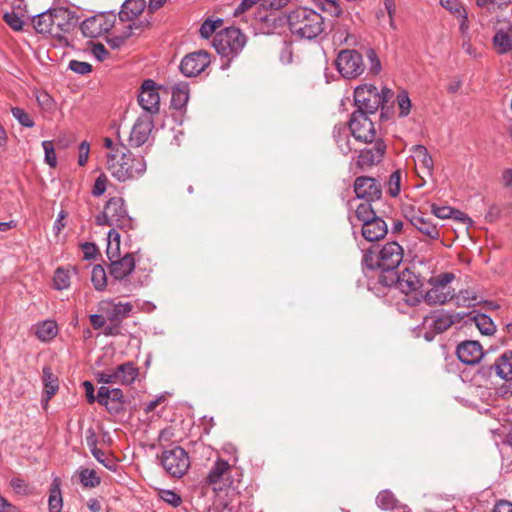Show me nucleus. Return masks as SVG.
<instances>
[{
    "label": "nucleus",
    "mask_w": 512,
    "mask_h": 512,
    "mask_svg": "<svg viewBox=\"0 0 512 512\" xmlns=\"http://www.w3.org/2000/svg\"><path fill=\"white\" fill-rule=\"evenodd\" d=\"M455 279V275L450 272L441 273L433 276L429 280L431 288L423 295L422 299L428 304H444L454 298V291L450 283Z\"/></svg>",
    "instance_id": "8"
},
{
    "label": "nucleus",
    "mask_w": 512,
    "mask_h": 512,
    "mask_svg": "<svg viewBox=\"0 0 512 512\" xmlns=\"http://www.w3.org/2000/svg\"><path fill=\"white\" fill-rule=\"evenodd\" d=\"M96 223L121 229L132 228V218L129 217L124 200L120 197H113L106 203L104 211L96 217Z\"/></svg>",
    "instance_id": "6"
},
{
    "label": "nucleus",
    "mask_w": 512,
    "mask_h": 512,
    "mask_svg": "<svg viewBox=\"0 0 512 512\" xmlns=\"http://www.w3.org/2000/svg\"><path fill=\"white\" fill-rule=\"evenodd\" d=\"M11 113L21 126L26 128L34 127V120L24 109L20 107H12Z\"/></svg>",
    "instance_id": "47"
},
{
    "label": "nucleus",
    "mask_w": 512,
    "mask_h": 512,
    "mask_svg": "<svg viewBox=\"0 0 512 512\" xmlns=\"http://www.w3.org/2000/svg\"><path fill=\"white\" fill-rule=\"evenodd\" d=\"M43 384L47 399H50L58 390V378L52 373L50 367L43 368Z\"/></svg>",
    "instance_id": "39"
},
{
    "label": "nucleus",
    "mask_w": 512,
    "mask_h": 512,
    "mask_svg": "<svg viewBox=\"0 0 512 512\" xmlns=\"http://www.w3.org/2000/svg\"><path fill=\"white\" fill-rule=\"evenodd\" d=\"M490 370L505 381V384L498 388L497 393L503 397L512 394V351L504 352Z\"/></svg>",
    "instance_id": "15"
},
{
    "label": "nucleus",
    "mask_w": 512,
    "mask_h": 512,
    "mask_svg": "<svg viewBox=\"0 0 512 512\" xmlns=\"http://www.w3.org/2000/svg\"><path fill=\"white\" fill-rule=\"evenodd\" d=\"M158 495L162 501L174 508L179 507L183 502L181 496L174 490L160 489Z\"/></svg>",
    "instance_id": "45"
},
{
    "label": "nucleus",
    "mask_w": 512,
    "mask_h": 512,
    "mask_svg": "<svg viewBox=\"0 0 512 512\" xmlns=\"http://www.w3.org/2000/svg\"><path fill=\"white\" fill-rule=\"evenodd\" d=\"M210 64V55L205 50H198L187 54L180 63V71L186 77H196Z\"/></svg>",
    "instance_id": "16"
},
{
    "label": "nucleus",
    "mask_w": 512,
    "mask_h": 512,
    "mask_svg": "<svg viewBox=\"0 0 512 512\" xmlns=\"http://www.w3.org/2000/svg\"><path fill=\"white\" fill-rule=\"evenodd\" d=\"M246 44V37L238 28L230 27L216 33L212 45L219 55L227 59L237 56Z\"/></svg>",
    "instance_id": "4"
},
{
    "label": "nucleus",
    "mask_w": 512,
    "mask_h": 512,
    "mask_svg": "<svg viewBox=\"0 0 512 512\" xmlns=\"http://www.w3.org/2000/svg\"><path fill=\"white\" fill-rule=\"evenodd\" d=\"M69 69L77 74L85 75L91 72L92 66L88 62L71 60L69 62Z\"/></svg>",
    "instance_id": "56"
},
{
    "label": "nucleus",
    "mask_w": 512,
    "mask_h": 512,
    "mask_svg": "<svg viewBox=\"0 0 512 512\" xmlns=\"http://www.w3.org/2000/svg\"><path fill=\"white\" fill-rule=\"evenodd\" d=\"M76 274V268L70 267L67 269H56L53 277L54 288L57 290H64L69 288L71 283V276Z\"/></svg>",
    "instance_id": "34"
},
{
    "label": "nucleus",
    "mask_w": 512,
    "mask_h": 512,
    "mask_svg": "<svg viewBox=\"0 0 512 512\" xmlns=\"http://www.w3.org/2000/svg\"><path fill=\"white\" fill-rule=\"evenodd\" d=\"M42 147L45 153L44 160L45 162L52 168L57 165V157L54 149V145L52 141L45 140L42 142Z\"/></svg>",
    "instance_id": "51"
},
{
    "label": "nucleus",
    "mask_w": 512,
    "mask_h": 512,
    "mask_svg": "<svg viewBox=\"0 0 512 512\" xmlns=\"http://www.w3.org/2000/svg\"><path fill=\"white\" fill-rule=\"evenodd\" d=\"M160 461L166 473L174 478H182L190 468V457L180 446L164 450Z\"/></svg>",
    "instance_id": "9"
},
{
    "label": "nucleus",
    "mask_w": 512,
    "mask_h": 512,
    "mask_svg": "<svg viewBox=\"0 0 512 512\" xmlns=\"http://www.w3.org/2000/svg\"><path fill=\"white\" fill-rule=\"evenodd\" d=\"M91 281L96 290L102 291L107 285L105 269L101 265H95L91 272Z\"/></svg>",
    "instance_id": "42"
},
{
    "label": "nucleus",
    "mask_w": 512,
    "mask_h": 512,
    "mask_svg": "<svg viewBox=\"0 0 512 512\" xmlns=\"http://www.w3.org/2000/svg\"><path fill=\"white\" fill-rule=\"evenodd\" d=\"M470 320L483 335H492L496 330L492 319L486 314L478 313L470 318Z\"/></svg>",
    "instance_id": "38"
},
{
    "label": "nucleus",
    "mask_w": 512,
    "mask_h": 512,
    "mask_svg": "<svg viewBox=\"0 0 512 512\" xmlns=\"http://www.w3.org/2000/svg\"><path fill=\"white\" fill-rule=\"evenodd\" d=\"M388 232L386 222L380 217L364 221L362 224V236L370 242L378 241L385 237Z\"/></svg>",
    "instance_id": "26"
},
{
    "label": "nucleus",
    "mask_w": 512,
    "mask_h": 512,
    "mask_svg": "<svg viewBox=\"0 0 512 512\" xmlns=\"http://www.w3.org/2000/svg\"><path fill=\"white\" fill-rule=\"evenodd\" d=\"M135 269V259L131 253H126L121 259L112 261L109 266L110 275L117 281H124Z\"/></svg>",
    "instance_id": "25"
},
{
    "label": "nucleus",
    "mask_w": 512,
    "mask_h": 512,
    "mask_svg": "<svg viewBox=\"0 0 512 512\" xmlns=\"http://www.w3.org/2000/svg\"><path fill=\"white\" fill-rule=\"evenodd\" d=\"M384 102V97L371 84L357 86L354 90V104L357 108L354 112L373 114Z\"/></svg>",
    "instance_id": "11"
},
{
    "label": "nucleus",
    "mask_w": 512,
    "mask_h": 512,
    "mask_svg": "<svg viewBox=\"0 0 512 512\" xmlns=\"http://www.w3.org/2000/svg\"><path fill=\"white\" fill-rule=\"evenodd\" d=\"M107 182H108V179H107L106 175H104V174L99 175L97 177V179L95 180V183H94V186L92 189L93 196L99 197V196L103 195L107 188Z\"/></svg>",
    "instance_id": "58"
},
{
    "label": "nucleus",
    "mask_w": 512,
    "mask_h": 512,
    "mask_svg": "<svg viewBox=\"0 0 512 512\" xmlns=\"http://www.w3.org/2000/svg\"><path fill=\"white\" fill-rule=\"evenodd\" d=\"M410 224L420 233L429 239L436 240L439 238V229L437 225L432 223L430 219L424 218L422 215H413L409 218Z\"/></svg>",
    "instance_id": "29"
},
{
    "label": "nucleus",
    "mask_w": 512,
    "mask_h": 512,
    "mask_svg": "<svg viewBox=\"0 0 512 512\" xmlns=\"http://www.w3.org/2000/svg\"><path fill=\"white\" fill-rule=\"evenodd\" d=\"M0 512H22L20 508L9 502L0 494Z\"/></svg>",
    "instance_id": "63"
},
{
    "label": "nucleus",
    "mask_w": 512,
    "mask_h": 512,
    "mask_svg": "<svg viewBox=\"0 0 512 512\" xmlns=\"http://www.w3.org/2000/svg\"><path fill=\"white\" fill-rule=\"evenodd\" d=\"M139 375L138 368L132 362H125L117 366L119 384L131 385Z\"/></svg>",
    "instance_id": "32"
},
{
    "label": "nucleus",
    "mask_w": 512,
    "mask_h": 512,
    "mask_svg": "<svg viewBox=\"0 0 512 512\" xmlns=\"http://www.w3.org/2000/svg\"><path fill=\"white\" fill-rule=\"evenodd\" d=\"M412 152L414 162L421 170V173L419 174L420 177L422 179H425V177H432L434 162L427 148L423 145H414L412 147Z\"/></svg>",
    "instance_id": "27"
},
{
    "label": "nucleus",
    "mask_w": 512,
    "mask_h": 512,
    "mask_svg": "<svg viewBox=\"0 0 512 512\" xmlns=\"http://www.w3.org/2000/svg\"><path fill=\"white\" fill-rule=\"evenodd\" d=\"M440 5L458 20L459 31L462 36H467L470 30V23L465 5L459 0H440Z\"/></svg>",
    "instance_id": "24"
},
{
    "label": "nucleus",
    "mask_w": 512,
    "mask_h": 512,
    "mask_svg": "<svg viewBox=\"0 0 512 512\" xmlns=\"http://www.w3.org/2000/svg\"><path fill=\"white\" fill-rule=\"evenodd\" d=\"M138 103L141 108L152 116L157 114L160 109V95L156 88V83L152 79L145 80L138 94Z\"/></svg>",
    "instance_id": "17"
},
{
    "label": "nucleus",
    "mask_w": 512,
    "mask_h": 512,
    "mask_svg": "<svg viewBox=\"0 0 512 512\" xmlns=\"http://www.w3.org/2000/svg\"><path fill=\"white\" fill-rule=\"evenodd\" d=\"M367 59L369 61V72L377 75L381 71V62L373 49H368L366 52Z\"/></svg>",
    "instance_id": "53"
},
{
    "label": "nucleus",
    "mask_w": 512,
    "mask_h": 512,
    "mask_svg": "<svg viewBox=\"0 0 512 512\" xmlns=\"http://www.w3.org/2000/svg\"><path fill=\"white\" fill-rule=\"evenodd\" d=\"M106 168L119 182L132 181L142 177L147 164L143 156L134 155L125 145L107 153Z\"/></svg>",
    "instance_id": "1"
},
{
    "label": "nucleus",
    "mask_w": 512,
    "mask_h": 512,
    "mask_svg": "<svg viewBox=\"0 0 512 512\" xmlns=\"http://www.w3.org/2000/svg\"><path fill=\"white\" fill-rule=\"evenodd\" d=\"M189 100V87L186 83H179L172 87V106L176 109H182Z\"/></svg>",
    "instance_id": "33"
},
{
    "label": "nucleus",
    "mask_w": 512,
    "mask_h": 512,
    "mask_svg": "<svg viewBox=\"0 0 512 512\" xmlns=\"http://www.w3.org/2000/svg\"><path fill=\"white\" fill-rule=\"evenodd\" d=\"M79 480L80 483L84 487L94 488L98 486L101 482L100 478L97 476V473L93 469L84 468L79 472Z\"/></svg>",
    "instance_id": "43"
},
{
    "label": "nucleus",
    "mask_w": 512,
    "mask_h": 512,
    "mask_svg": "<svg viewBox=\"0 0 512 512\" xmlns=\"http://www.w3.org/2000/svg\"><path fill=\"white\" fill-rule=\"evenodd\" d=\"M456 304L459 306H472L477 302V297L474 292L469 290H462L457 295H454Z\"/></svg>",
    "instance_id": "48"
},
{
    "label": "nucleus",
    "mask_w": 512,
    "mask_h": 512,
    "mask_svg": "<svg viewBox=\"0 0 512 512\" xmlns=\"http://www.w3.org/2000/svg\"><path fill=\"white\" fill-rule=\"evenodd\" d=\"M377 506L382 510H392L397 505V500L392 494V492L388 490H383L379 492L376 497Z\"/></svg>",
    "instance_id": "44"
},
{
    "label": "nucleus",
    "mask_w": 512,
    "mask_h": 512,
    "mask_svg": "<svg viewBox=\"0 0 512 512\" xmlns=\"http://www.w3.org/2000/svg\"><path fill=\"white\" fill-rule=\"evenodd\" d=\"M494 30L495 33L492 37V45L496 53L499 55L512 53L511 22L507 20L500 27H495Z\"/></svg>",
    "instance_id": "21"
},
{
    "label": "nucleus",
    "mask_w": 512,
    "mask_h": 512,
    "mask_svg": "<svg viewBox=\"0 0 512 512\" xmlns=\"http://www.w3.org/2000/svg\"><path fill=\"white\" fill-rule=\"evenodd\" d=\"M74 15L68 9H48L32 18L35 30L39 33H51L52 27L57 25L62 31H68L74 23Z\"/></svg>",
    "instance_id": "5"
},
{
    "label": "nucleus",
    "mask_w": 512,
    "mask_h": 512,
    "mask_svg": "<svg viewBox=\"0 0 512 512\" xmlns=\"http://www.w3.org/2000/svg\"><path fill=\"white\" fill-rule=\"evenodd\" d=\"M386 151V144L383 140L377 139L372 148L360 151L356 161L357 166L364 170L380 163Z\"/></svg>",
    "instance_id": "20"
},
{
    "label": "nucleus",
    "mask_w": 512,
    "mask_h": 512,
    "mask_svg": "<svg viewBox=\"0 0 512 512\" xmlns=\"http://www.w3.org/2000/svg\"><path fill=\"white\" fill-rule=\"evenodd\" d=\"M385 284H394L398 290L405 294V302L409 305H416L422 300L423 294L418 291L420 288V279L409 269H405L401 273L393 275L391 282H386Z\"/></svg>",
    "instance_id": "10"
},
{
    "label": "nucleus",
    "mask_w": 512,
    "mask_h": 512,
    "mask_svg": "<svg viewBox=\"0 0 512 512\" xmlns=\"http://www.w3.org/2000/svg\"><path fill=\"white\" fill-rule=\"evenodd\" d=\"M154 121L152 116L141 114L135 121L129 136V144L132 147L144 145L152 132Z\"/></svg>",
    "instance_id": "19"
},
{
    "label": "nucleus",
    "mask_w": 512,
    "mask_h": 512,
    "mask_svg": "<svg viewBox=\"0 0 512 512\" xmlns=\"http://www.w3.org/2000/svg\"><path fill=\"white\" fill-rule=\"evenodd\" d=\"M333 133L339 150L345 155L348 154L352 150V147L346 127L344 125H336Z\"/></svg>",
    "instance_id": "35"
},
{
    "label": "nucleus",
    "mask_w": 512,
    "mask_h": 512,
    "mask_svg": "<svg viewBox=\"0 0 512 512\" xmlns=\"http://www.w3.org/2000/svg\"><path fill=\"white\" fill-rule=\"evenodd\" d=\"M356 197L365 201L377 202L381 199V184L372 177L359 176L354 181Z\"/></svg>",
    "instance_id": "18"
},
{
    "label": "nucleus",
    "mask_w": 512,
    "mask_h": 512,
    "mask_svg": "<svg viewBox=\"0 0 512 512\" xmlns=\"http://www.w3.org/2000/svg\"><path fill=\"white\" fill-rule=\"evenodd\" d=\"M106 254H107V257L110 261V263L112 261H116L117 259H121V254H120V243H108L107 244V250H106Z\"/></svg>",
    "instance_id": "60"
},
{
    "label": "nucleus",
    "mask_w": 512,
    "mask_h": 512,
    "mask_svg": "<svg viewBox=\"0 0 512 512\" xmlns=\"http://www.w3.org/2000/svg\"><path fill=\"white\" fill-rule=\"evenodd\" d=\"M403 255L402 246L392 241L387 242L377 251L371 249L366 251L362 263L371 270L393 271L401 264Z\"/></svg>",
    "instance_id": "3"
},
{
    "label": "nucleus",
    "mask_w": 512,
    "mask_h": 512,
    "mask_svg": "<svg viewBox=\"0 0 512 512\" xmlns=\"http://www.w3.org/2000/svg\"><path fill=\"white\" fill-rule=\"evenodd\" d=\"M316 4L321 10L332 16L339 17L342 14L338 0H316Z\"/></svg>",
    "instance_id": "46"
},
{
    "label": "nucleus",
    "mask_w": 512,
    "mask_h": 512,
    "mask_svg": "<svg viewBox=\"0 0 512 512\" xmlns=\"http://www.w3.org/2000/svg\"><path fill=\"white\" fill-rule=\"evenodd\" d=\"M475 2L479 8L489 14L504 11L512 4V0H475Z\"/></svg>",
    "instance_id": "36"
},
{
    "label": "nucleus",
    "mask_w": 512,
    "mask_h": 512,
    "mask_svg": "<svg viewBox=\"0 0 512 512\" xmlns=\"http://www.w3.org/2000/svg\"><path fill=\"white\" fill-rule=\"evenodd\" d=\"M458 359L467 365H475L484 356L483 348L478 341L467 340L457 346Z\"/></svg>",
    "instance_id": "22"
},
{
    "label": "nucleus",
    "mask_w": 512,
    "mask_h": 512,
    "mask_svg": "<svg viewBox=\"0 0 512 512\" xmlns=\"http://www.w3.org/2000/svg\"><path fill=\"white\" fill-rule=\"evenodd\" d=\"M146 7L145 0H125L119 12L122 21H131L139 16Z\"/></svg>",
    "instance_id": "31"
},
{
    "label": "nucleus",
    "mask_w": 512,
    "mask_h": 512,
    "mask_svg": "<svg viewBox=\"0 0 512 512\" xmlns=\"http://www.w3.org/2000/svg\"><path fill=\"white\" fill-rule=\"evenodd\" d=\"M288 27L292 34L303 39H314L324 30L321 14L307 7H298L287 15Z\"/></svg>",
    "instance_id": "2"
},
{
    "label": "nucleus",
    "mask_w": 512,
    "mask_h": 512,
    "mask_svg": "<svg viewBox=\"0 0 512 512\" xmlns=\"http://www.w3.org/2000/svg\"><path fill=\"white\" fill-rule=\"evenodd\" d=\"M132 305L129 302L115 303L112 300H102L98 303V311L106 316L109 324L105 327L104 334L116 336L120 333V326L132 311Z\"/></svg>",
    "instance_id": "7"
},
{
    "label": "nucleus",
    "mask_w": 512,
    "mask_h": 512,
    "mask_svg": "<svg viewBox=\"0 0 512 512\" xmlns=\"http://www.w3.org/2000/svg\"><path fill=\"white\" fill-rule=\"evenodd\" d=\"M336 68L345 79H355L365 70L362 55L354 49L341 50L336 58Z\"/></svg>",
    "instance_id": "12"
},
{
    "label": "nucleus",
    "mask_w": 512,
    "mask_h": 512,
    "mask_svg": "<svg viewBox=\"0 0 512 512\" xmlns=\"http://www.w3.org/2000/svg\"><path fill=\"white\" fill-rule=\"evenodd\" d=\"M48 507L49 512H61L63 508V499L60 490V486L57 483V480H54L51 488L48 499Z\"/></svg>",
    "instance_id": "37"
},
{
    "label": "nucleus",
    "mask_w": 512,
    "mask_h": 512,
    "mask_svg": "<svg viewBox=\"0 0 512 512\" xmlns=\"http://www.w3.org/2000/svg\"><path fill=\"white\" fill-rule=\"evenodd\" d=\"M89 151H90L89 143L87 141H83L79 146L78 164L80 166H84L87 163L88 157H89Z\"/></svg>",
    "instance_id": "62"
},
{
    "label": "nucleus",
    "mask_w": 512,
    "mask_h": 512,
    "mask_svg": "<svg viewBox=\"0 0 512 512\" xmlns=\"http://www.w3.org/2000/svg\"><path fill=\"white\" fill-rule=\"evenodd\" d=\"M397 104L399 107V116H408L411 110V100L406 91H402L397 95Z\"/></svg>",
    "instance_id": "49"
},
{
    "label": "nucleus",
    "mask_w": 512,
    "mask_h": 512,
    "mask_svg": "<svg viewBox=\"0 0 512 512\" xmlns=\"http://www.w3.org/2000/svg\"><path fill=\"white\" fill-rule=\"evenodd\" d=\"M369 114L362 112H353L349 121V130L355 140L372 143L376 141V131L373 122L368 117Z\"/></svg>",
    "instance_id": "13"
},
{
    "label": "nucleus",
    "mask_w": 512,
    "mask_h": 512,
    "mask_svg": "<svg viewBox=\"0 0 512 512\" xmlns=\"http://www.w3.org/2000/svg\"><path fill=\"white\" fill-rule=\"evenodd\" d=\"M221 24H222V19H217L215 21H212L210 19L205 20L200 27V30H199L200 35L205 39L210 38L213 35V33L215 32V30L219 26H221Z\"/></svg>",
    "instance_id": "50"
},
{
    "label": "nucleus",
    "mask_w": 512,
    "mask_h": 512,
    "mask_svg": "<svg viewBox=\"0 0 512 512\" xmlns=\"http://www.w3.org/2000/svg\"><path fill=\"white\" fill-rule=\"evenodd\" d=\"M89 321L95 330H99L102 328L105 329L107 319H106V316L102 313L101 314H91L89 316Z\"/></svg>",
    "instance_id": "61"
},
{
    "label": "nucleus",
    "mask_w": 512,
    "mask_h": 512,
    "mask_svg": "<svg viewBox=\"0 0 512 512\" xmlns=\"http://www.w3.org/2000/svg\"><path fill=\"white\" fill-rule=\"evenodd\" d=\"M261 0H242L239 5L234 9L233 15L238 17L250 10L253 6L258 4Z\"/></svg>",
    "instance_id": "59"
},
{
    "label": "nucleus",
    "mask_w": 512,
    "mask_h": 512,
    "mask_svg": "<svg viewBox=\"0 0 512 512\" xmlns=\"http://www.w3.org/2000/svg\"><path fill=\"white\" fill-rule=\"evenodd\" d=\"M35 336L42 342H49L58 334V325L53 320H44L33 326Z\"/></svg>",
    "instance_id": "30"
},
{
    "label": "nucleus",
    "mask_w": 512,
    "mask_h": 512,
    "mask_svg": "<svg viewBox=\"0 0 512 512\" xmlns=\"http://www.w3.org/2000/svg\"><path fill=\"white\" fill-rule=\"evenodd\" d=\"M400 182H401V173L400 171H395L390 175L389 178V194L392 197L398 196L400 193Z\"/></svg>",
    "instance_id": "54"
},
{
    "label": "nucleus",
    "mask_w": 512,
    "mask_h": 512,
    "mask_svg": "<svg viewBox=\"0 0 512 512\" xmlns=\"http://www.w3.org/2000/svg\"><path fill=\"white\" fill-rule=\"evenodd\" d=\"M373 203L374 202L365 201L364 203H361L357 206L355 211L356 217L359 221L362 222V224H364V221L366 220H371L378 217L376 215L375 208L373 207Z\"/></svg>",
    "instance_id": "41"
},
{
    "label": "nucleus",
    "mask_w": 512,
    "mask_h": 512,
    "mask_svg": "<svg viewBox=\"0 0 512 512\" xmlns=\"http://www.w3.org/2000/svg\"><path fill=\"white\" fill-rule=\"evenodd\" d=\"M460 318L459 314H451L445 311H434L431 315L425 316L423 326L433 329L436 333L446 331Z\"/></svg>",
    "instance_id": "23"
},
{
    "label": "nucleus",
    "mask_w": 512,
    "mask_h": 512,
    "mask_svg": "<svg viewBox=\"0 0 512 512\" xmlns=\"http://www.w3.org/2000/svg\"><path fill=\"white\" fill-rule=\"evenodd\" d=\"M231 469V465L226 460L217 459L206 476V484L211 486L214 491L229 488L233 483Z\"/></svg>",
    "instance_id": "14"
},
{
    "label": "nucleus",
    "mask_w": 512,
    "mask_h": 512,
    "mask_svg": "<svg viewBox=\"0 0 512 512\" xmlns=\"http://www.w3.org/2000/svg\"><path fill=\"white\" fill-rule=\"evenodd\" d=\"M6 24L15 31H20L23 28L22 19L14 12H7L3 16Z\"/></svg>",
    "instance_id": "55"
},
{
    "label": "nucleus",
    "mask_w": 512,
    "mask_h": 512,
    "mask_svg": "<svg viewBox=\"0 0 512 512\" xmlns=\"http://www.w3.org/2000/svg\"><path fill=\"white\" fill-rule=\"evenodd\" d=\"M492 512H512V503L507 500H500L494 505Z\"/></svg>",
    "instance_id": "64"
},
{
    "label": "nucleus",
    "mask_w": 512,
    "mask_h": 512,
    "mask_svg": "<svg viewBox=\"0 0 512 512\" xmlns=\"http://www.w3.org/2000/svg\"><path fill=\"white\" fill-rule=\"evenodd\" d=\"M104 14L96 15L85 19L81 24V31L84 36L96 38L112 28V23L102 24Z\"/></svg>",
    "instance_id": "28"
},
{
    "label": "nucleus",
    "mask_w": 512,
    "mask_h": 512,
    "mask_svg": "<svg viewBox=\"0 0 512 512\" xmlns=\"http://www.w3.org/2000/svg\"><path fill=\"white\" fill-rule=\"evenodd\" d=\"M10 485L17 494L28 495L31 493L29 485L21 478H13Z\"/></svg>",
    "instance_id": "57"
},
{
    "label": "nucleus",
    "mask_w": 512,
    "mask_h": 512,
    "mask_svg": "<svg viewBox=\"0 0 512 512\" xmlns=\"http://www.w3.org/2000/svg\"><path fill=\"white\" fill-rule=\"evenodd\" d=\"M96 379L99 383L103 384H119L117 367L115 369L97 372Z\"/></svg>",
    "instance_id": "52"
},
{
    "label": "nucleus",
    "mask_w": 512,
    "mask_h": 512,
    "mask_svg": "<svg viewBox=\"0 0 512 512\" xmlns=\"http://www.w3.org/2000/svg\"><path fill=\"white\" fill-rule=\"evenodd\" d=\"M109 404L106 407L111 413H118L124 404V394L119 388H112L109 395Z\"/></svg>",
    "instance_id": "40"
}]
</instances>
